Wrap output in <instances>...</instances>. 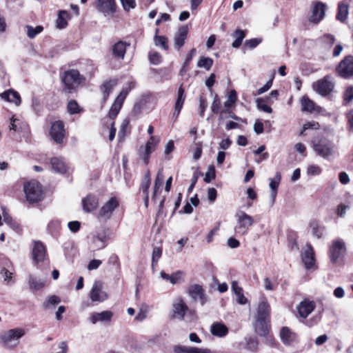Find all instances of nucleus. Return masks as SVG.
Masks as SVG:
<instances>
[{"mask_svg":"<svg viewBox=\"0 0 353 353\" xmlns=\"http://www.w3.org/2000/svg\"><path fill=\"white\" fill-rule=\"evenodd\" d=\"M129 120L128 119H125L121 124V126H120V129H119V138L120 139H122L124 138L125 137V132H126V130L127 128H128L129 126Z\"/></svg>","mask_w":353,"mask_h":353,"instance_id":"nucleus-57","label":"nucleus"},{"mask_svg":"<svg viewBox=\"0 0 353 353\" xmlns=\"http://www.w3.org/2000/svg\"><path fill=\"white\" fill-rule=\"evenodd\" d=\"M150 311V306L146 303H143L140 305L139 312L136 316V320L142 321L145 319L148 316V314Z\"/></svg>","mask_w":353,"mask_h":353,"instance_id":"nucleus-44","label":"nucleus"},{"mask_svg":"<svg viewBox=\"0 0 353 353\" xmlns=\"http://www.w3.org/2000/svg\"><path fill=\"white\" fill-rule=\"evenodd\" d=\"M212 335L218 337H223L228 333V328L222 323H214L210 327Z\"/></svg>","mask_w":353,"mask_h":353,"instance_id":"nucleus-30","label":"nucleus"},{"mask_svg":"<svg viewBox=\"0 0 353 353\" xmlns=\"http://www.w3.org/2000/svg\"><path fill=\"white\" fill-rule=\"evenodd\" d=\"M232 290L236 296L237 302L240 305H245L248 303V299L243 294V289L239 286L237 281H233L232 282Z\"/></svg>","mask_w":353,"mask_h":353,"instance_id":"nucleus-34","label":"nucleus"},{"mask_svg":"<svg viewBox=\"0 0 353 353\" xmlns=\"http://www.w3.org/2000/svg\"><path fill=\"white\" fill-rule=\"evenodd\" d=\"M325 8L326 6L325 3L321 1L316 2L314 4L309 21L313 23H319L325 15Z\"/></svg>","mask_w":353,"mask_h":353,"instance_id":"nucleus-15","label":"nucleus"},{"mask_svg":"<svg viewBox=\"0 0 353 353\" xmlns=\"http://www.w3.org/2000/svg\"><path fill=\"white\" fill-rule=\"evenodd\" d=\"M50 134L54 141L57 143H63L65 135V131L63 122L61 121L53 122L50 130Z\"/></svg>","mask_w":353,"mask_h":353,"instance_id":"nucleus-11","label":"nucleus"},{"mask_svg":"<svg viewBox=\"0 0 353 353\" xmlns=\"http://www.w3.org/2000/svg\"><path fill=\"white\" fill-rule=\"evenodd\" d=\"M301 110L303 112H312L314 111H319V108L310 100L307 96H303L301 98Z\"/></svg>","mask_w":353,"mask_h":353,"instance_id":"nucleus-32","label":"nucleus"},{"mask_svg":"<svg viewBox=\"0 0 353 353\" xmlns=\"http://www.w3.org/2000/svg\"><path fill=\"white\" fill-rule=\"evenodd\" d=\"M117 82L115 79H111L105 81L101 86V90L103 94V101L105 103L109 97V95L112 92L114 88L116 86Z\"/></svg>","mask_w":353,"mask_h":353,"instance_id":"nucleus-29","label":"nucleus"},{"mask_svg":"<svg viewBox=\"0 0 353 353\" xmlns=\"http://www.w3.org/2000/svg\"><path fill=\"white\" fill-rule=\"evenodd\" d=\"M236 219V226L235 230L236 233L244 234L247 233L249 228L254 223L253 218L243 211H238L235 214Z\"/></svg>","mask_w":353,"mask_h":353,"instance_id":"nucleus-6","label":"nucleus"},{"mask_svg":"<svg viewBox=\"0 0 353 353\" xmlns=\"http://www.w3.org/2000/svg\"><path fill=\"white\" fill-rule=\"evenodd\" d=\"M164 181V175L163 174L162 170H159L155 181H154V185L153 188V195L152 199H155L156 196L157 195L158 192L159 191L160 188H161Z\"/></svg>","mask_w":353,"mask_h":353,"instance_id":"nucleus-39","label":"nucleus"},{"mask_svg":"<svg viewBox=\"0 0 353 353\" xmlns=\"http://www.w3.org/2000/svg\"><path fill=\"white\" fill-rule=\"evenodd\" d=\"M99 205L97 196L89 194L82 199V205L84 212H90L97 209Z\"/></svg>","mask_w":353,"mask_h":353,"instance_id":"nucleus-23","label":"nucleus"},{"mask_svg":"<svg viewBox=\"0 0 353 353\" xmlns=\"http://www.w3.org/2000/svg\"><path fill=\"white\" fill-rule=\"evenodd\" d=\"M302 261L307 269H310L315 265L314 252L310 244H307L302 254Z\"/></svg>","mask_w":353,"mask_h":353,"instance_id":"nucleus-20","label":"nucleus"},{"mask_svg":"<svg viewBox=\"0 0 353 353\" xmlns=\"http://www.w3.org/2000/svg\"><path fill=\"white\" fill-rule=\"evenodd\" d=\"M51 165L53 170L60 174L65 173L68 169L65 163L59 157L52 158L51 159Z\"/></svg>","mask_w":353,"mask_h":353,"instance_id":"nucleus-33","label":"nucleus"},{"mask_svg":"<svg viewBox=\"0 0 353 353\" xmlns=\"http://www.w3.org/2000/svg\"><path fill=\"white\" fill-rule=\"evenodd\" d=\"M162 254V249L160 247H154L152 251V265L158 262Z\"/></svg>","mask_w":353,"mask_h":353,"instance_id":"nucleus-60","label":"nucleus"},{"mask_svg":"<svg viewBox=\"0 0 353 353\" xmlns=\"http://www.w3.org/2000/svg\"><path fill=\"white\" fill-rule=\"evenodd\" d=\"M113 316V313L109 310H105L101 312H94L89 317V321L92 324L97 323L110 322Z\"/></svg>","mask_w":353,"mask_h":353,"instance_id":"nucleus-19","label":"nucleus"},{"mask_svg":"<svg viewBox=\"0 0 353 353\" xmlns=\"http://www.w3.org/2000/svg\"><path fill=\"white\" fill-rule=\"evenodd\" d=\"M281 175L279 172H276L274 178L269 179L270 188L272 191H277L279 183L281 182Z\"/></svg>","mask_w":353,"mask_h":353,"instance_id":"nucleus-52","label":"nucleus"},{"mask_svg":"<svg viewBox=\"0 0 353 353\" xmlns=\"http://www.w3.org/2000/svg\"><path fill=\"white\" fill-rule=\"evenodd\" d=\"M334 84L330 76H325L312 83L313 90L321 96L328 95L334 89Z\"/></svg>","mask_w":353,"mask_h":353,"instance_id":"nucleus-7","label":"nucleus"},{"mask_svg":"<svg viewBox=\"0 0 353 353\" xmlns=\"http://www.w3.org/2000/svg\"><path fill=\"white\" fill-rule=\"evenodd\" d=\"M134 88V83L130 82L128 85V87L123 88L122 90L120 92L119 94L115 99L109 111V117L111 119H114V118L117 117L128 92Z\"/></svg>","mask_w":353,"mask_h":353,"instance_id":"nucleus-4","label":"nucleus"},{"mask_svg":"<svg viewBox=\"0 0 353 353\" xmlns=\"http://www.w3.org/2000/svg\"><path fill=\"white\" fill-rule=\"evenodd\" d=\"M344 100L345 102L349 103L353 99V87H348L344 93Z\"/></svg>","mask_w":353,"mask_h":353,"instance_id":"nucleus-63","label":"nucleus"},{"mask_svg":"<svg viewBox=\"0 0 353 353\" xmlns=\"http://www.w3.org/2000/svg\"><path fill=\"white\" fill-rule=\"evenodd\" d=\"M69 14L66 10H62L59 12L57 19L56 20V27L58 29H63L68 26V19Z\"/></svg>","mask_w":353,"mask_h":353,"instance_id":"nucleus-35","label":"nucleus"},{"mask_svg":"<svg viewBox=\"0 0 353 353\" xmlns=\"http://www.w3.org/2000/svg\"><path fill=\"white\" fill-rule=\"evenodd\" d=\"M159 140L160 139L159 137L151 136L149 140L147 141L143 151L140 150V155L146 164L148 163L149 157L150 154L155 150L157 145L159 142Z\"/></svg>","mask_w":353,"mask_h":353,"instance_id":"nucleus-16","label":"nucleus"},{"mask_svg":"<svg viewBox=\"0 0 353 353\" xmlns=\"http://www.w3.org/2000/svg\"><path fill=\"white\" fill-rule=\"evenodd\" d=\"M236 92L234 90H231L228 93L227 100L224 103L225 108L227 109L230 108L236 103Z\"/></svg>","mask_w":353,"mask_h":353,"instance_id":"nucleus-48","label":"nucleus"},{"mask_svg":"<svg viewBox=\"0 0 353 353\" xmlns=\"http://www.w3.org/2000/svg\"><path fill=\"white\" fill-rule=\"evenodd\" d=\"M185 99V90L182 85H181L177 90V98L174 105V110L173 117L177 119L184 103Z\"/></svg>","mask_w":353,"mask_h":353,"instance_id":"nucleus-24","label":"nucleus"},{"mask_svg":"<svg viewBox=\"0 0 353 353\" xmlns=\"http://www.w3.org/2000/svg\"><path fill=\"white\" fill-rule=\"evenodd\" d=\"M310 227L311 228L312 234L313 236L318 239L322 236V230L319 228L317 223H312L310 224Z\"/></svg>","mask_w":353,"mask_h":353,"instance_id":"nucleus-61","label":"nucleus"},{"mask_svg":"<svg viewBox=\"0 0 353 353\" xmlns=\"http://www.w3.org/2000/svg\"><path fill=\"white\" fill-rule=\"evenodd\" d=\"M312 145L316 155L327 159L334 153V145L325 137H316L312 141Z\"/></svg>","mask_w":353,"mask_h":353,"instance_id":"nucleus-2","label":"nucleus"},{"mask_svg":"<svg viewBox=\"0 0 353 353\" xmlns=\"http://www.w3.org/2000/svg\"><path fill=\"white\" fill-rule=\"evenodd\" d=\"M280 337L283 343L290 345L295 339V334L287 327H283L280 332Z\"/></svg>","mask_w":353,"mask_h":353,"instance_id":"nucleus-36","label":"nucleus"},{"mask_svg":"<svg viewBox=\"0 0 353 353\" xmlns=\"http://www.w3.org/2000/svg\"><path fill=\"white\" fill-rule=\"evenodd\" d=\"M233 37L234 38H235V40L234 41V42L232 43V46L233 48H239L243 39L245 38V33L243 30H236L234 34H233Z\"/></svg>","mask_w":353,"mask_h":353,"instance_id":"nucleus-45","label":"nucleus"},{"mask_svg":"<svg viewBox=\"0 0 353 353\" xmlns=\"http://www.w3.org/2000/svg\"><path fill=\"white\" fill-rule=\"evenodd\" d=\"M27 29V35L30 39H34L37 34H40L43 30V27L41 26H37L35 28L27 25L26 26Z\"/></svg>","mask_w":353,"mask_h":353,"instance_id":"nucleus-47","label":"nucleus"},{"mask_svg":"<svg viewBox=\"0 0 353 353\" xmlns=\"http://www.w3.org/2000/svg\"><path fill=\"white\" fill-rule=\"evenodd\" d=\"M26 334L24 329L17 327L0 334V342L9 349L16 348L20 343V339Z\"/></svg>","mask_w":353,"mask_h":353,"instance_id":"nucleus-1","label":"nucleus"},{"mask_svg":"<svg viewBox=\"0 0 353 353\" xmlns=\"http://www.w3.org/2000/svg\"><path fill=\"white\" fill-rule=\"evenodd\" d=\"M216 177L215 168L213 165L208 168V171L205 173L204 181L205 183H210L212 180Z\"/></svg>","mask_w":353,"mask_h":353,"instance_id":"nucleus-54","label":"nucleus"},{"mask_svg":"<svg viewBox=\"0 0 353 353\" xmlns=\"http://www.w3.org/2000/svg\"><path fill=\"white\" fill-rule=\"evenodd\" d=\"M28 284L30 290L37 291L45 286L46 281L42 279L36 278L33 276H30Z\"/></svg>","mask_w":353,"mask_h":353,"instance_id":"nucleus-37","label":"nucleus"},{"mask_svg":"<svg viewBox=\"0 0 353 353\" xmlns=\"http://www.w3.org/2000/svg\"><path fill=\"white\" fill-rule=\"evenodd\" d=\"M319 123H317L314 121H309L303 125L302 130L300 132V135H303L304 131H305L306 130H308V129L316 130V129H319Z\"/></svg>","mask_w":353,"mask_h":353,"instance_id":"nucleus-58","label":"nucleus"},{"mask_svg":"<svg viewBox=\"0 0 353 353\" xmlns=\"http://www.w3.org/2000/svg\"><path fill=\"white\" fill-rule=\"evenodd\" d=\"M349 6L345 2H341L338 5V13L336 19L342 22L345 21L348 15Z\"/></svg>","mask_w":353,"mask_h":353,"instance_id":"nucleus-38","label":"nucleus"},{"mask_svg":"<svg viewBox=\"0 0 353 353\" xmlns=\"http://www.w3.org/2000/svg\"><path fill=\"white\" fill-rule=\"evenodd\" d=\"M90 298L93 302H103L108 298L105 292L103 290V283L100 281H95L90 292Z\"/></svg>","mask_w":353,"mask_h":353,"instance_id":"nucleus-12","label":"nucleus"},{"mask_svg":"<svg viewBox=\"0 0 353 353\" xmlns=\"http://www.w3.org/2000/svg\"><path fill=\"white\" fill-rule=\"evenodd\" d=\"M68 110L70 114H77L81 112V109L78 103L74 100H72L68 102Z\"/></svg>","mask_w":353,"mask_h":353,"instance_id":"nucleus-56","label":"nucleus"},{"mask_svg":"<svg viewBox=\"0 0 353 353\" xmlns=\"http://www.w3.org/2000/svg\"><path fill=\"white\" fill-rule=\"evenodd\" d=\"M62 81L65 89L70 92L81 83V78L78 70H70L64 72Z\"/></svg>","mask_w":353,"mask_h":353,"instance_id":"nucleus-8","label":"nucleus"},{"mask_svg":"<svg viewBox=\"0 0 353 353\" xmlns=\"http://www.w3.org/2000/svg\"><path fill=\"white\" fill-rule=\"evenodd\" d=\"M183 276L184 272L183 271L179 270L170 275L169 281L172 285H174L179 283L183 279Z\"/></svg>","mask_w":353,"mask_h":353,"instance_id":"nucleus-53","label":"nucleus"},{"mask_svg":"<svg viewBox=\"0 0 353 353\" xmlns=\"http://www.w3.org/2000/svg\"><path fill=\"white\" fill-rule=\"evenodd\" d=\"M254 329L258 335L265 336L268 332V319H256Z\"/></svg>","mask_w":353,"mask_h":353,"instance_id":"nucleus-28","label":"nucleus"},{"mask_svg":"<svg viewBox=\"0 0 353 353\" xmlns=\"http://www.w3.org/2000/svg\"><path fill=\"white\" fill-rule=\"evenodd\" d=\"M257 108L261 111L267 113H271L272 112V108L268 105V101L265 98H258L256 99Z\"/></svg>","mask_w":353,"mask_h":353,"instance_id":"nucleus-41","label":"nucleus"},{"mask_svg":"<svg viewBox=\"0 0 353 353\" xmlns=\"http://www.w3.org/2000/svg\"><path fill=\"white\" fill-rule=\"evenodd\" d=\"M0 96L3 100L10 103H14L16 105H19L21 103V97L19 94L13 90L5 91L1 93Z\"/></svg>","mask_w":353,"mask_h":353,"instance_id":"nucleus-25","label":"nucleus"},{"mask_svg":"<svg viewBox=\"0 0 353 353\" xmlns=\"http://www.w3.org/2000/svg\"><path fill=\"white\" fill-rule=\"evenodd\" d=\"M188 34V28L185 26H181L174 37V47L179 50L184 44Z\"/></svg>","mask_w":353,"mask_h":353,"instance_id":"nucleus-22","label":"nucleus"},{"mask_svg":"<svg viewBox=\"0 0 353 353\" xmlns=\"http://www.w3.org/2000/svg\"><path fill=\"white\" fill-rule=\"evenodd\" d=\"M68 227L72 232H77L79 230L81 223L78 221H70L68 223Z\"/></svg>","mask_w":353,"mask_h":353,"instance_id":"nucleus-62","label":"nucleus"},{"mask_svg":"<svg viewBox=\"0 0 353 353\" xmlns=\"http://www.w3.org/2000/svg\"><path fill=\"white\" fill-rule=\"evenodd\" d=\"M108 236L105 232H97L93 234L90 241V248L92 251L99 250L107 245Z\"/></svg>","mask_w":353,"mask_h":353,"instance_id":"nucleus-14","label":"nucleus"},{"mask_svg":"<svg viewBox=\"0 0 353 353\" xmlns=\"http://www.w3.org/2000/svg\"><path fill=\"white\" fill-rule=\"evenodd\" d=\"M213 64V60L209 57H202L197 62V67L204 68L207 70H210Z\"/></svg>","mask_w":353,"mask_h":353,"instance_id":"nucleus-50","label":"nucleus"},{"mask_svg":"<svg viewBox=\"0 0 353 353\" xmlns=\"http://www.w3.org/2000/svg\"><path fill=\"white\" fill-rule=\"evenodd\" d=\"M129 46L125 42L118 41L112 46V53L114 56L119 59H123L127 47Z\"/></svg>","mask_w":353,"mask_h":353,"instance_id":"nucleus-27","label":"nucleus"},{"mask_svg":"<svg viewBox=\"0 0 353 353\" xmlns=\"http://www.w3.org/2000/svg\"><path fill=\"white\" fill-rule=\"evenodd\" d=\"M150 183H151L150 173L149 171H147L145 174L143 179L142 180L141 185H140V190L143 192V193L144 194H149V188L150 186Z\"/></svg>","mask_w":353,"mask_h":353,"instance_id":"nucleus-42","label":"nucleus"},{"mask_svg":"<svg viewBox=\"0 0 353 353\" xmlns=\"http://www.w3.org/2000/svg\"><path fill=\"white\" fill-rule=\"evenodd\" d=\"M345 243L341 239L332 241L329 250V256L332 263H336L345 253Z\"/></svg>","mask_w":353,"mask_h":353,"instance_id":"nucleus-9","label":"nucleus"},{"mask_svg":"<svg viewBox=\"0 0 353 353\" xmlns=\"http://www.w3.org/2000/svg\"><path fill=\"white\" fill-rule=\"evenodd\" d=\"M188 309V306L182 299H176L172 303V318L179 320L183 319Z\"/></svg>","mask_w":353,"mask_h":353,"instance_id":"nucleus-13","label":"nucleus"},{"mask_svg":"<svg viewBox=\"0 0 353 353\" xmlns=\"http://www.w3.org/2000/svg\"><path fill=\"white\" fill-rule=\"evenodd\" d=\"M316 304L313 301L304 299L297 306V312L300 317L305 319L314 310Z\"/></svg>","mask_w":353,"mask_h":353,"instance_id":"nucleus-18","label":"nucleus"},{"mask_svg":"<svg viewBox=\"0 0 353 353\" xmlns=\"http://www.w3.org/2000/svg\"><path fill=\"white\" fill-rule=\"evenodd\" d=\"M189 292L190 296L194 299H202L203 296V290L201 286L199 285H194L190 288Z\"/></svg>","mask_w":353,"mask_h":353,"instance_id":"nucleus-43","label":"nucleus"},{"mask_svg":"<svg viewBox=\"0 0 353 353\" xmlns=\"http://www.w3.org/2000/svg\"><path fill=\"white\" fill-rule=\"evenodd\" d=\"M120 1L125 11L134 9L136 6L135 0H120Z\"/></svg>","mask_w":353,"mask_h":353,"instance_id":"nucleus-59","label":"nucleus"},{"mask_svg":"<svg viewBox=\"0 0 353 353\" xmlns=\"http://www.w3.org/2000/svg\"><path fill=\"white\" fill-rule=\"evenodd\" d=\"M270 310V305L267 301H261L258 305L256 319H268Z\"/></svg>","mask_w":353,"mask_h":353,"instance_id":"nucleus-31","label":"nucleus"},{"mask_svg":"<svg viewBox=\"0 0 353 353\" xmlns=\"http://www.w3.org/2000/svg\"><path fill=\"white\" fill-rule=\"evenodd\" d=\"M23 190L27 201L30 203L40 201L42 199L41 184L37 181H31L24 184Z\"/></svg>","mask_w":353,"mask_h":353,"instance_id":"nucleus-3","label":"nucleus"},{"mask_svg":"<svg viewBox=\"0 0 353 353\" xmlns=\"http://www.w3.org/2000/svg\"><path fill=\"white\" fill-rule=\"evenodd\" d=\"M149 59L151 63L158 65L161 62L162 58L157 52H150L149 54Z\"/></svg>","mask_w":353,"mask_h":353,"instance_id":"nucleus-55","label":"nucleus"},{"mask_svg":"<svg viewBox=\"0 0 353 353\" xmlns=\"http://www.w3.org/2000/svg\"><path fill=\"white\" fill-rule=\"evenodd\" d=\"M32 252L33 260L37 263L43 261L46 256V247L40 241L34 243Z\"/></svg>","mask_w":353,"mask_h":353,"instance_id":"nucleus-21","label":"nucleus"},{"mask_svg":"<svg viewBox=\"0 0 353 353\" xmlns=\"http://www.w3.org/2000/svg\"><path fill=\"white\" fill-rule=\"evenodd\" d=\"M119 206V201L115 197L110 198L105 203L103 204L98 212V217L104 221L109 220L114 210Z\"/></svg>","mask_w":353,"mask_h":353,"instance_id":"nucleus-5","label":"nucleus"},{"mask_svg":"<svg viewBox=\"0 0 353 353\" xmlns=\"http://www.w3.org/2000/svg\"><path fill=\"white\" fill-rule=\"evenodd\" d=\"M61 303V299L57 295L48 296L43 303V307L45 309H54L57 305Z\"/></svg>","mask_w":353,"mask_h":353,"instance_id":"nucleus-40","label":"nucleus"},{"mask_svg":"<svg viewBox=\"0 0 353 353\" xmlns=\"http://www.w3.org/2000/svg\"><path fill=\"white\" fill-rule=\"evenodd\" d=\"M336 71L341 77L348 78L353 75V57H345L339 64Z\"/></svg>","mask_w":353,"mask_h":353,"instance_id":"nucleus-10","label":"nucleus"},{"mask_svg":"<svg viewBox=\"0 0 353 353\" xmlns=\"http://www.w3.org/2000/svg\"><path fill=\"white\" fill-rule=\"evenodd\" d=\"M321 168L316 164H310L306 168V174L309 176H316L321 174Z\"/></svg>","mask_w":353,"mask_h":353,"instance_id":"nucleus-46","label":"nucleus"},{"mask_svg":"<svg viewBox=\"0 0 353 353\" xmlns=\"http://www.w3.org/2000/svg\"><path fill=\"white\" fill-rule=\"evenodd\" d=\"M154 42L156 46H160L163 50H168V39L165 36H159L155 34Z\"/></svg>","mask_w":353,"mask_h":353,"instance_id":"nucleus-49","label":"nucleus"},{"mask_svg":"<svg viewBox=\"0 0 353 353\" xmlns=\"http://www.w3.org/2000/svg\"><path fill=\"white\" fill-rule=\"evenodd\" d=\"M173 352L174 353H210V351L208 350L180 345L174 346Z\"/></svg>","mask_w":353,"mask_h":353,"instance_id":"nucleus-26","label":"nucleus"},{"mask_svg":"<svg viewBox=\"0 0 353 353\" xmlns=\"http://www.w3.org/2000/svg\"><path fill=\"white\" fill-rule=\"evenodd\" d=\"M245 340L246 342L245 348L251 352H255L257 350L259 342L256 339L250 336L246 337Z\"/></svg>","mask_w":353,"mask_h":353,"instance_id":"nucleus-51","label":"nucleus"},{"mask_svg":"<svg viewBox=\"0 0 353 353\" xmlns=\"http://www.w3.org/2000/svg\"><path fill=\"white\" fill-rule=\"evenodd\" d=\"M97 8L105 16H112L116 10L114 0H97Z\"/></svg>","mask_w":353,"mask_h":353,"instance_id":"nucleus-17","label":"nucleus"},{"mask_svg":"<svg viewBox=\"0 0 353 353\" xmlns=\"http://www.w3.org/2000/svg\"><path fill=\"white\" fill-rule=\"evenodd\" d=\"M102 263V261L99 259H93L88 265V270L90 271L97 270Z\"/></svg>","mask_w":353,"mask_h":353,"instance_id":"nucleus-64","label":"nucleus"}]
</instances>
